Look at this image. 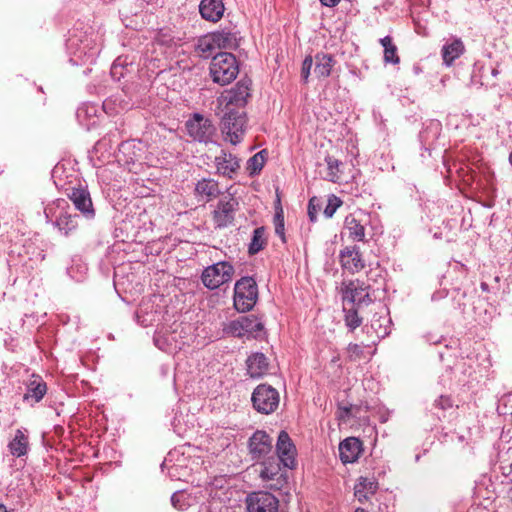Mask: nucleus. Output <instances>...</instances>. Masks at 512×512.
<instances>
[{
  "label": "nucleus",
  "mask_w": 512,
  "mask_h": 512,
  "mask_svg": "<svg viewBox=\"0 0 512 512\" xmlns=\"http://www.w3.org/2000/svg\"><path fill=\"white\" fill-rule=\"evenodd\" d=\"M266 161V151L261 150L258 153L254 154L247 161L246 169L248 171L249 176L258 175Z\"/></svg>",
  "instance_id": "36"
},
{
  "label": "nucleus",
  "mask_w": 512,
  "mask_h": 512,
  "mask_svg": "<svg viewBox=\"0 0 512 512\" xmlns=\"http://www.w3.org/2000/svg\"><path fill=\"white\" fill-rule=\"evenodd\" d=\"M362 452V442L356 437H348L339 444V458L344 464L354 463Z\"/></svg>",
  "instance_id": "25"
},
{
  "label": "nucleus",
  "mask_w": 512,
  "mask_h": 512,
  "mask_svg": "<svg viewBox=\"0 0 512 512\" xmlns=\"http://www.w3.org/2000/svg\"><path fill=\"white\" fill-rule=\"evenodd\" d=\"M262 469L260 471V477L263 481L275 480V484H271L270 488L280 490L282 486L287 482L286 475L282 472V463L279 458H276L274 454L267 458L259 461Z\"/></svg>",
  "instance_id": "15"
},
{
  "label": "nucleus",
  "mask_w": 512,
  "mask_h": 512,
  "mask_svg": "<svg viewBox=\"0 0 512 512\" xmlns=\"http://www.w3.org/2000/svg\"><path fill=\"white\" fill-rule=\"evenodd\" d=\"M441 130L442 125L438 120H431L426 124L419 134L420 141L425 147V150L430 151L434 148V142L438 139Z\"/></svg>",
  "instance_id": "29"
},
{
  "label": "nucleus",
  "mask_w": 512,
  "mask_h": 512,
  "mask_svg": "<svg viewBox=\"0 0 512 512\" xmlns=\"http://www.w3.org/2000/svg\"><path fill=\"white\" fill-rule=\"evenodd\" d=\"M265 245V229L264 227H258L253 231L251 242L248 247V252L250 255H255L261 251Z\"/></svg>",
  "instance_id": "37"
},
{
  "label": "nucleus",
  "mask_w": 512,
  "mask_h": 512,
  "mask_svg": "<svg viewBox=\"0 0 512 512\" xmlns=\"http://www.w3.org/2000/svg\"><path fill=\"white\" fill-rule=\"evenodd\" d=\"M313 66V57L311 55H308L304 58L302 62V68H301V77L303 81L306 83L308 82V78L310 76V71Z\"/></svg>",
  "instance_id": "45"
},
{
  "label": "nucleus",
  "mask_w": 512,
  "mask_h": 512,
  "mask_svg": "<svg viewBox=\"0 0 512 512\" xmlns=\"http://www.w3.org/2000/svg\"><path fill=\"white\" fill-rule=\"evenodd\" d=\"M46 221L51 223L61 235L69 236L79 225V216L73 213L65 199H56L44 209Z\"/></svg>",
  "instance_id": "1"
},
{
  "label": "nucleus",
  "mask_w": 512,
  "mask_h": 512,
  "mask_svg": "<svg viewBox=\"0 0 512 512\" xmlns=\"http://www.w3.org/2000/svg\"><path fill=\"white\" fill-rule=\"evenodd\" d=\"M351 406L339 407V418L344 419L350 417Z\"/></svg>",
  "instance_id": "49"
},
{
  "label": "nucleus",
  "mask_w": 512,
  "mask_h": 512,
  "mask_svg": "<svg viewBox=\"0 0 512 512\" xmlns=\"http://www.w3.org/2000/svg\"><path fill=\"white\" fill-rule=\"evenodd\" d=\"M425 338L429 343L436 344L440 342L439 339L432 334H427Z\"/></svg>",
  "instance_id": "53"
},
{
  "label": "nucleus",
  "mask_w": 512,
  "mask_h": 512,
  "mask_svg": "<svg viewBox=\"0 0 512 512\" xmlns=\"http://www.w3.org/2000/svg\"><path fill=\"white\" fill-rule=\"evenodd\" d=\"M275 234L281 239L282 243H286L284 212L282 207L276 208L273 218Z\"/></svg>",
  "instance_id": "39"
},
{
  "label": "nucleus",
  "mask_w": 512,
  "mask_h": 512,
  "mask_svg": "<svg viewBox=\"0 0 512 512\" xmlns=\"http://www.w3.org/2000/svg\"><path fill=\"white\" fill-rule=\"evenodd\" d=\"M199 11L204 19L216 22L223 15L224 5L221 0H202Z\"/></svg>",
  "instance_id": "30"
},
{
  "label": "nucleus",
  "mask_w": 512,
  "mask_h": 512,
  "mask_svg": "<svg viewBox=\"0 0 512 512\" xmlns=\"http://www.w3.org/2000/svg\"><path fill=\"white\" fill-rule=\"evenodd\" d=\"M258 300V286L253 277L245 276L234 285L233 304L238 312L245 313L253 309Z\"/></svg>",
  "instance_id": "4"
},
{
  "label": "nucleus",
  "mask_w": 512,
  "mask_h": 512,
  "mask_svg": "<svg viewBox=\"0 0 512 512\" xmlns=\"http://www.w3.org/2000/svg\"><path fill=\"white\" fill-rule=\"evenodd\" d=\"M252 407L261 414L274 413L280 402V394L273 386L261 383L257 385L251 395Z\"/></svg>",
  "instance_id": "7"
},
{
  "label": "nucleus",
  "mask_w": 512,
  "mask_h": 512,
  "mask_svg": "<svg viewBox=\"0 0 512 512\" xmlns=\"http://www.w3.org/2000/svg\"><path fill=\"white\" fill-rule=\"evenodd\" d=\"M111 136H116V133H110L108 136H106V137L102 138V139L97 143V145L101 147V146L106 145V142H107V141L111 142Z\"/></svg>",
  "instance_id": "52"
},
{
  "label": "nucleus",
  "mask_w": 512,
  "mask_h": 512,
  "mask_svg": "<svg viewBox=\"0 0 512 512\" xmlns=\"http://www.w3.org/2000/svg\"><path fill=\"white\" fill-rule=\"evenodd\" d=\"M238 208L239 202L234 196L231 194L222 196L212 211L215 228L223 229L231 226Z\"/></svg>",
  "instance_id": "12"
},
{
  "label": "nucleus",
  "mask_w": 512,
  "mask_h": 512,
  "mask_svg": "<svg viewBox=\"0 0 512 512\" xmlns=\"http://www.w3.org/2000/svg\"><path fill=\"white\" fill-rule=\"evenodd\" d=\"M248 449L252 460L259 462L273 454V439L267 432L257 430L248 440Z\"/></svg>",
  "instance_id": "16"
},
{
  "label": "nucleus",
  "mask_w": 512,
  "mask_h": 512,
  "mask_svg": "<svg viewBox=\"0 0 512 512\" xmlns=\"http://www.w3.org/2000/svg\"><path fill=\"white\" fill-rule=\"evenodd\" d=\"M246 125L247 116L244 111L224 110V115L221 118V131L225 135V140L233 145L240 143L245 134Z\"/></svg>",
  "instance_id": "5"
},
{
  "label": "nucleus",
  "mask_w": 512,
  "mask_h": 512,
  "mask_svg": "<svg viewBox=\"0 0 512 512\" xmlns=\"http://www.w3.org/2000/svg\"><path fill=\"white\" fill-rule=\"evenodd\" d=\"M118 146L117 160L125 164L134 163L137 160L138 154L135 150L134 141H122Z\"/></svg>",
  "instance_id": "34"
},
{
  "label": "nucleus",
  "mask_w": 512,
  "mask_h": 512,
  "mask_svg": "<svg viewBox=\"0 0 512 512\" xmlns=\"http://www.w3.org/2000/svg\"><path fill=\"white\" fill-rule=\"evenodd\" d=\"M320 2L324 6L334 7V6H336L340 2V0H320Z\"/></svg>",
  "instance_id": "51"
},
{
  "label": "nucleus",
  "mask_w": 512,
  "mask_h": 512,
  "mask_svg": "<svg viewBox=\"0 0 512 512\" xmlns=\"http://www.w3.org/2000/svg\"><path fill=\"white\" fill-rule=\"evenodd\" d=\"M508 160H509L510 165L512 166V151L509 154Z\"/></svg>",
  "instance_id": "58"
},
{
  "label": "nucleus",
  "mask_w": 512,
  "mask_h": 512,
  "mask_svg": "<svg viewBox=\"0 0 512 512\" xmlns=\"http://www.w3.org/2000/svg\"><path fill=\"white\" fill-rule=\"evenodd\" d=\"M466 298V292L461 289V287H454L451 291V301L454 309L460 310L464 312L466 303L464 302Z\"/></svg>",
  "instance_id": "40"
},
{
  "label": "nucleus",
  "mask_w": 512,
  "mask_h": 512,
  "mask_svg": "<svg viewBox=\"0 0 512 512\" xmlns=\"http://www.w3.org/2000/svg\"><path fill=\"white\" fill-rule=\"evenodd\" d=\"M360 307L343 304V321L349 332H354L363 323L359 314Z\"/></svg>",
  "instance_id": "32"
},
{
  "label": "nucleus",
  "mask_w": 512,
  "mask_h": 512,
  "mask_svg": "<svg viewBox=\"0 0 512 512\" xmlns=\"http://www.w3.org/2000/svg\"><path fill=\"white\" fill-rule=\"evenodd\" d=\"M465 51V46L460 39L452 38L447 41L441 49L443 64L450 67L454 61L459 58Z\"/></svg>",
  "instance_id": "27"
},
{
  "label": "nucleus",
  "mask_w": 512,
  "mask_h": 512,
  "mask_svg": "<svg viewBox=\"0 0 512 512\" xmlns=\"http://www.w3.org/2000/svg\"><path fill=\"white\" fill-rule=\"evenodd\" d=\"M234 34H202L195 46V51L201 58H209L219 53L222 48L233 47Z\"/></svg>",
  "instance_id": "10"
},
{
  "label": "nucleus",
  "mask_w": 512,
  "mask_h": 512,
  "mask_svg": "<svg viewBox=\"0 0 512 512\" xmlns=\"http://www.w3.org/2000/svg\"><path fill=\"white\" fill-rule=\"evenodd\" d=\"M220 187L217 180L202 178L197 181L194 188V195L198 201L208 203L220 195Z\"/></svg>",
  "instance_id": "24"
},
{
  "label": "nucleus",
  "mask_w": 512,
  "mask_h": 512,
  "mask_svg": "<svg viewBox=\"0 0 512 512\" xmlns=\"http://www.w3.org/2000/svg\"><path fill=\"white\" fill-rule=\"evenodd\" d=\"M0 512H8L6 506L2 503H0Z\"/></svg>",
  "instance_id": "55"
},
{
  "label": "nucleus",
  "mask_w": 512,
  "mask_h": 512,
  "mask_svg": "<svg viewBox=\"0 0 512 512\" xmlns=\"http://www.w3.org/2000/svg\"><path fill=\"white\" fill-rule=\"evenodd\" d=\"M216 173L228 179H233L240 169V160L234 154L221 150L214 159Z\"/></svg>",
  "instance_id": "21"
},
{
  "label": "nucleus",
  "mask_w": 512,
  "mask_h": 512,
  "mask_svg": "<svg viewBox=\"0 0 512 512\" xmlns=\"http://www.w3.org/2000/svg\"><path fill=\"white\" fill-rule=\"evenodd\" d=\"M369 223L368 216L362 211L351 213L345 217L344 229L348 232V237L356 242L365 241V229Z\"/></svg>",
  "instance_id": "19"
},
{
  "label": "nucleus",
  "mask_w": 512,
  "mask_h": 512,
  "mask_svg": "<svg viewBox=\"0 0 512 512\" xmlns=\"http://www.w3.org/2000/svg\"><path fill=\"white\" fill-rule=\"evenodd\" d=\"M88 109H89L88 107H86V108H83V107L79 108L77 110V118L80 120L83 114H87Z\"/></svg>",
  "instance_id": "54"
},
{
  "label": "nucleus",
  "mask_w": 512,
  "mask_h": 512,
  "mask_svg": "<svg viewBox=\"0 0 512 512\" xmlns=\"http://www.w3.org/2000/svg\"><path fill=\"white\" fill-rule=\"evenodd\" d=\"M342 205V200L336 195H330L327 201V205L324 209V215L326 218H332L336 210Z\"/></svg>",
  "instance_id": "42"
},
{
  "label": "nucleus",
  "mask_w": 512,
  "mask_h": 512,
  "mask_svg": "<svg viewBox=\"0 0 512 512\" xmlns=\"http://www.w3.org/2000/svg\"><path fill=\"white\" fill-rule=\"evenodd\" d=\"M497 74H498V70H497V69H493V70H492V75H493V76H496Z\"/></svg>",
  "instance_id": "59"
},
{
  "label": "nucleus",
  "mask_w": 512,
  "mask_h": 512,
  "mask_svg": "<svg viewBox=\"0 0 512 512\" xmlns=\"http://www.w3.org/2000/svg\"><path fill=\"white\" fill-rule=\"evenodd\" d=\"M453 401L449 396L441 395L434 401V407L446 411L453 407Z\"/></svg>",
  "instance_id": "44"
},
{
  "label": "nucleus",
  "mask_w": 512,
  "mask_h": 512,
  "mask_svg": "<svg viewBox=\"0 0 512 512\" xmlns=\"http://www.w3.org/2000/svg\"><path fill=\"white\" fill-rule=\"evenodd\" d=\"M251 86V79L242 78L233 87L226 90L221 96L224 110L244 108L251 96Z\"/></svg>",
  "instance_id": "11"
},
{
  "label": "nucleus",
  "mask_w": 512,
  "mask_h": 512,
  "mask_svg": "<svg viewBox=\"0 0 512 512\" xmlns=\"http://www.w3.org/2000/svg\"><path fill=\"white\" fill-rule=\"evenodd\" d=\"M378 490V482L374 478L360 477L354 486V495L359 502L364 503Z\"/></svg>",
  "instance_id": "28"
},
{
  "label": "nucleus",
  "mask_w": 512,
  "mask_h": 512,
  "mask_svg": "<svg viewBox=\"0 0 512 512\" xmlns=\"http://www.w3.org/2000/svg\"><path fill=\"white\" fill-rule=\"evenodd\" d=\"M171 503L174 508L185 511L190 506L189 496L183 491H177L171 496Z\"/></svg>",
  "instance_id": "41"
},
{
  "label": "nucleus",
  "mask_w": 512,
  "mask_h": 512,
  "mask_svg": "<svg viewBox=\"0 0 512 512\" xmlns=\"http://www.w3.org/2000/svg\"><path fill=\"white\" fill-rule=\"evenodd\" d=\"M248 512H278L279 500L266 491L252 492L246 497Z\"/></svg>",
  "instance_id": "17"
},
{
  "label": "nucleus",
  "mask_w": 512,
  "mask_h": 512,
  "mask_svg": "<svg viewBox=\"0 0 512 512\" xmlns=\"http://www.w3.org/2000/svg\"><path fill=\"white\" fill-rule=\"evenodd\" d=\"M327 174L325 179L333 183H341L345 181L343 177L344 163L332 156H326Z\"/></svg>",
  "instance_id": "33"
},
{
  "label": "nucleus",
  "mask_w": 512,
  "mask_h": 512,
  "mask_svg": "<svg viewBox=\"0 0 512 512\" xmlns=\"http://www.w3.org/2000/svg\"><path fill=\"white\" fill-rule=\"evenodd\" d=\"M7 447L13 457L21 458L26 456L30 450L27 430L17 429L14 437L10 440Z\"/></svg>",
  "instance_id": "26"
},
{
  "label": "nucleus",
  "mask_w": 512,
  "mask_h": 512,
  "mask_svg": "<svg viewBox=\"0 0 512 512\" xmlns=\"http://www.w3.org/2000/svg\"><path fill=\"white\" fill-rule=\"evenodd\" d=\"M66 46L72 55L70 61L75 64L92 62L97 53V46L90 39L89 34H70Z\"/></svg>",
  "instance_id": "6"
},
{
  "label": "nucleus",
  "mask_w": 512,
  "mask_h": 512,
  "mask_svg": "<svg viewBox=\"0 0 512 512\" xmlns=\"http://www.w3.org/2000/svg\"><path fill=\"white\" fill-rule=\"evenodd\" d=\"M380 43L384 49V61L386 63L398 64L400 62V58L397 53V46L392 37L390 35H386L380 39Z\"/></svg>",
  "instance_id": "35"
},
{
  "label": "nucleus",
  "mask_w": 512,
  "mask_h": 512,
  "mask_svg": "<svg viewBox=\"0 0 512 512\" xmlns=\"http://www.w3.org/2000/svg\"><path fill=\"white\" fill-rule=\"evenodd\" d=\"M337 37L335 35L330 34L329 40L325 43V48L329 49L335 45Z\"/></svg>",
  "instance_id": "50"
},
{
  "label": "nucleus",
  "mask_w": 512,
  "mask_h": 512,
  "mask_svg": "<svg viewBox=\"0 0 512 512\" xmlns=\"http://www.w3.org/2000/svg\"><path fill=\"white\" fill-rule=\"evenodd\" d=\"M308 216H309V219L311 222H316L317 220V209L316 207L313 205V199H311L309 201V204H308Z\"/></svg>",
  "instance_id": "47"
},
{
  "label": "nucleus",
  "mask_w": 512,
  "mask_h": 512,
  "mask_svg": "<svg viewBox=\"0 0 512 512\" xmlns=\"http://www.w3.org/2000/svg\"><path fill=\"white\" fill-rule=\"evenodd\" d=\"M64 193L73 202L75 208L79 210L84 217L92 219L95 216L90 193L87 186L82 185L79 181L77 186H62Z\"/></svg>",
  "instance_id": "13"
},
{
  "label": "nucleus",
  "mask_w": 512,
  "mask_h": 512,
  "mask_svg": "<svg viewBox=\"0 0 512 512\" xmlns=\"http://www.w3.org/2000/svg\"><path fill=\"white\" fill-rule=\"evenodd\" d=\"M187 134L199 143H214L216 127L213 122L200 113H194L185 124Z\"/></svg>",
  "instance_id": "9"
},
{
  "label": "nucleus",
  "mask_w": 512,
  "mask_h": 512,
  "mask_svg": "<svg viewBox=\"0 0 512 512\" xmlns=\"http://www.w3.org/2000/svg\"><path fill=\"white\" fill-rule=\"evenodd\" d=\"M369 287L363 281L353 280L343 283L341 288L343 304L358 306L372 303Z\"/></svg>",
  "instance_id": "14"
},
{
  "label": "nucleus",
  "mask_w": 512,
  "mask_h": 512,
  "mask_svg": "<svg viewBox=\"0 0 512 512\" xmlns=\"http://www.w3.org/2000/svg\"><path fill=\"white\" fill-rule=\"evenodd\" d=\"M481 288H482V290L487 291L488 285L486 283H481Z\"/></svg>",
  "instance_id": "56"
},
{
  "label": "nucleus",
  "mask_w": 512,
  "mask_h": 512,
  "mask_svg": "<svg viewBox=\"0 0 512 512\" xmlns=\"http://www.w3.org/2000/svg\"><path fill=\"white\" fill-rule=\"evenodd\" d=\"M235 273L234 266L228 261H219L204 268L201 274L203 285L209 290H216L229 283Z\"/></svg>",
  "instance_id": "8"
},
{
  "label": "nucleus",
  "mask_w": 512,
  "mask_h": 512,
  "mask_svg": "<svg viewBox=\"0 0 512 512\" xmlns=\"http://www.w3.org/2000/svg\"><path fill=\"white\" fill-rule=\"evenodd\" d=\"M354 512H367L364 508L358 507Z\"/></svg>",
  "instance_id": "57"
},
{
  "label": "nucleus",
  "mask_w": 512,
  "mask_h": 512,
  "mask_svg": "<svg viewBox=\"0 0 512 512\" xmlns=\"http://www.w3.org/2000/svg\"><path fill=\"white\" fill-rule=\"evenodd\" d=\"M276 453L277 455L275 457L279 458L284 468L290 470L296 468L297 449L289 434L284 430L280 431L278 434Z\"/></svg>",
  "instance_id": "18"
},
{
  "label": "nucleus",
  "mask_w": 512,
  "mask_h": 512,
  "mask_svg": "<svg viewBox=\"0 0 512 512\" xmlns=\"http://www.w3.org/2000/svg\"><path fill=\"white\" fill-rule=\"evenodd\" d=\"M131 63L128 62L127 57L119 56L117 57L111 65L110 75L115 81H120L124 78L125 74L128 72V66Z\"/></svg>",
  "instance_id": "38"
},
{
  "label": "nucleus",
  "mask_w": 512,
  "mask_h": 512,
  "mask_svg": "<svg viewBox=\"0 0 512 512\" xmlns=\"http://www.w3.org/2000/svg\"><path fill=\"white\" fill-rule=\"evenodd\" d=\"M449 295V292L446 289H442L439 291H436L432 294L431 300L432 301H438L441 300Z\"/></svg>",
  "instance_id": "48"
},
{
  "label": "nucleus",
  "mask_w": 512,
  "mask_h": 512,
  "mask_svg": "<svg viewBox=\"0 0 512 512\" xmlns=\"http://www.w3.org/2000/svg\"><path fill=\"white\" fill-rule=\"evenodd\" d=\"M246 373L252 379H261L269 371V359L262 352L251 353L246 361Z\"/></svg>",
  "instance_id": "23"
},
{
  "label": "nucleus",
  "mask_w": 512,
  "mask_h": 512,
  "mask_svg": "<svg viewBox=\"0 0 512 512\" xmlns=\"http://www.w3.org/2000/svg\"><path fill=\"white\" fill-rule=\"evenodd\" d=\"M346 351L350 361H356L363 357V346L357 343L348 344Z\"/></svg>",
  "instance_id": "43"
},
{
  "label": "nucleus",
  "mask_w": 512,
  "mask_h": 512,
  "mask_svg": "<svg viewBox=\"0 0 512 512\" xmlns=\"http://www.w3.org/2000/svg\"><path fill=\"white\" fill-rule=\"evenodd\" d=\"M339 261L343 270L354 274L365 267V261L362 258L358 246H346L339 253Z\"/></svg>",
  "instance_id": "20"
},
{
  "label": "nucleus",
  "mask_w": 512,
  "mask_h": 512,
  "mask_svg": "<svg viewBox=\"0 0 512 512\" xmlns=\"http://www.w3.org/2000/svg\"><path fill=\"white\" fill-rule=\"evenodd\" d=\"M115 102H116V100H114L113 98H108V99L104 100V102H103L104 111L110 115H112L114 113H118V111L113 108V105L115 104Z\"/></svg>",
  "instance_id": "46"
},
{
  "label": "nucleus",
  "mask_w": 512,
  "mask_h": 512,
  "mask_svg": "<svg viewBox=\"0 0 512 512\" xmlns=\"http://www.w3.org/2000/svg\"><path fill=\"white\" fill-rule=\"evenodd\" d=\"M263 331L264 323L255 315L241 316L223 324V333L237 338L257 339Z\"/></svg>",
  "instance_id": "3"
},
{
  "label": "nucleus",
  "mask_w": 512,
  "mask_h": 512,
  "mask_svg": "<svg viewBox=\"0 0 512 512\" xmlns=\"http://www.w3.org/2000/svg\"><path fill=\"white\" fill-rule=\"evenodd\" d=\"M239 67L236 57L229 52H219L213 56L210 75L213 82L222 86L231 83L238 75Z\"/></svg>",
  "instance_id": "2"
},
{
  "label": "nucleus",
  "mask_w": 512,
  "mask_h": 512,
  "mask_svg": "<svg viewBox=\"0 0 512 512\" xmlns=\"http://www.w3.org/2000/svg\"><path fill=\"white\" fill-rule=\"evenodd\" d=\"M47 384L41 376L33 374L26 385L23 402L34 406L39 403L47 393Z\"/></svg>",
  "instance_id": "22"
},
{
  "label": "nucleus",
  "mask_w": 512,
  "mask_h": 512,
  "mask_svg": "<svg viewBox=\"0 0 512 512\" xmlns=\"http://www.w3.org/2000/svg\"><path fill=\"white\" fill-rule=\"evenodd\" d=\"M315 68L314 73L317 78H327L331 75L332 68L336 64V60L333 55L318 52L315 57Z\"/></svg>",
  "instance_id": "31"
}]
</instances>
